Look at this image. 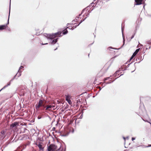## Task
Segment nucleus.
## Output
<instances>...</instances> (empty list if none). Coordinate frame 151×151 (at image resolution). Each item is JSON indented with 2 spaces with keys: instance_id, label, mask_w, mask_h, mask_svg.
Returning a JSON list of instances; mask_svg holds the SVG:
<instances>
[{
  "instance_id": "obj_1",
  "label": "nucleus",
  "mask_w": 151,
  "mask_h": 151,
  "mask_svg": "<svg viewBox=\"0 0 151 151\" xmlns=\"http://www.w3.org/2000/svg\"><path fill=\"white\" fill-rule=\"evenodd\" d=\"M61 32H58L56 33L52 34H46L45 36L47 39H49L52 40L51 42V44L52 45H54L57 42L58 39V38L55 39H54V38L56 37L61 36Z\"/></svg>"
},
{
  "instance_id": "obj_2",
  "label": "nucleus",
  "mask_w": 151,
  "mask_h": 151,
  "mask_svg": "<svg viewBox=\"0 0 151 151\" xmlns=\"http://www.w3.org/2000/svg\"><path fill=\"white\" fill-rule=\"evenodd\" d=\"M35 107L37 109H39L41 107L40 109L41 110H43L46 107L43 104V101L41 99L39 100L38 104L35 105Z\"/></svg>"
},
{
  "instance_id": "obj_3",
  "label": "nucleus",
  "mask_w": 151,
  "mask_h": 151,
  "mask_svg": "<svg viewBox=\"0 0 151 151\" xmlns=\"http://www.w3.org/2000/svg\"><path fill=\"white\" fill-rule=\"evenodd\" d=\"M57 148V147L54 144H52L48 146V151H55Z\"/></svg>"
},
{
  "instance_id": "obj_4",
  "label": "nucleus",
  "mask_w": 151,
  "mask_h": 151,
  "mask_svg": "<svg viewBox=\"0 0 151 151\" xmlns=\"http://www.w3.org/2000/svg\"><path fill=\"white\" fill-rule=\"evenodd\" d=\"M18 125V123L17 122H15L10 125V128L11 129H12L14 127L16 128Z\"/></svg>"
},
{
  "instance_id": "obj_5",
  "label": "nucleus",
  "mask_w": 151,
  "mask_h": 151,
  "mask_svg": "<svg viewBox=\"0 0 151 151\" xmlns=\"http://www.w3.org/2000/svg\"><path fill=\"white\" fill-rule=\"evenodd\" d=\"M5 137V131L4 130L1 131L0 134V138L1 139H3Z\"/></svg>"
},
{
  "instance_id": "obj_6",
  "label": "nucleus",
  "mask_w": 151,
  "mask_h": 151,
  "mask_svg": "<svg viewBox=\"0 0 151 151\" xmlns=\"http://www.w3.org/2000/svg\"><path fill=\"white\" fill-rule=\"evenodd\" d=\"M55 107L54 106L51 105H48L47 106L45 110H50L53 108Z\"/></svg>"
},
{
  "instance_id": "obj_7",
  "label": "nucleus",
  "mask_w": 151,
  "mask_h": 151,
  "mask_svg": "<svg viewBox=\"0 0 151 151\" xmlns=\"http://www.w3.org/2000/svg\"><path fill=\"white\" fill-rule=\"evenodd\" d=\"M140 48H138L136 49L135 51L133 53L132 55V58H133L137 54L138 52H139Z\"/></svg>"
},
{
  "instance_id": "obj_8",
  "label": "nucleus",
  "mask_w": 151,
  "mask_h": 151,
  "mask_svg": "<svg viewBox=\"0 0 151 151\" xmlns=\"http://www.w3.org/2000/svg\"><path fill=\"white\" fill-rule=\"evenodd\" d=\"M142 0H135V5H139L142 4Z\"/></svg>"
},
{
  "instance_id": "obj_9",
  "label": "nucleus",
  "mask_w": 151,
  "mask_h": 151,
  "mask_svg": "<svg viewBox=\"0 0 151 151\" xmlns=\"http://www.w3.org/2000/svg\"><path fill=\"white\" fill-rule=\"evenodd\" d=\"M7 27L6 25H0V30H2L6 29Z\"/></svg>"
},
{
  "instance_id": "obj_10",
  "label": "nucleus",
  "mask_w": 151,
  "mask_h": 151,
  "mask_svg": "<svg viewBox=\"0 0 151 151\" xmlns=\"http://www.w3.org/2000/svg\"><path fill=\"white\" fill-rule=\"evenodd\" d=\"M10 4H11V0H10V7H9V17H8V19L7 20V23L6 24L7 25L8 24H9V17L10 16Z\"/></svg>"
},
{
  "instance_id": "obj_11",
  "label": "nucleus",
  "mask_w": 151,
  "mask_h": 151,
  "mask_svg": "<svg viewBox=\"0 0 151 151\" xmlns=\"http://www.w3.org/2000/svg\"><path fill=\"white\" fill-rule=\"evenodd\" d=\"M37 145L38 146L40 150H43V148L42 147V145L40 143L37 144Z\"/></svg>"
},
{
  "instance_id": "obj_12",
  "label": "nucleus",
  "mask_w": 151,
  "mask_h": 151,
  "mask_svg": "<svg viewBox=\"0 0 151 151\" xmlns=\"http://www.w3.org/2000/svg\"><path fill=\"white\" fill-rule=\"evenodd\" d=\"M11 84V83L10 82H8L7 84L5 86L3 87L1 89V90L4 89L5 88H6V87H8V86H9Z\"/></svg>"
},
{
  "instance_id": "obj_13",
  "label": "nucleus",
  "mask_w": 151,
  "mask_h": 151,
  "mask_svg": "<svg viewBox=\"0 0 151 151\" xmlns=\"http://www.w3.org/2000/svg\"><path fill=\"white\" fill-rule=\"evenodd\" d=\"M67 28L65 29L63 31V35H65L68 32V31L66 29Z\"/></svg>"
},
{
  "instance_id": "obj_14",
  "label": "nucleus",
  "mask_w": 151,
  "mask_h": 151,
  "mask_svg": "<svg viewBox=\"0 0 151 151\" xmlns=\"http://www.w3.org/2000/svg\"><path fill=\"white\" fill-rule=\"evenodd\" d=\"M139 147H142V148H146V147H151V145H148V146H146V145L140 146H139Z\"/></svg>"
},
{
  "instance_id": "obj_15",
  "label": "nucleus",
  "mask_w": 151,
  "mask_h": 151,
  "mask_svg": "<svg viewBox=\"0 0 151 151\" xmlns=\"http://www.w3.org/2000/svg\"><path fill=\"white\" fill-rule=\"evenodd\" d=\"M79 18V17H76V20H73L72 21V22L73 23H74L75 22H77L78 21V19Z\"/></svg>"
},
{
  "instance_id": "obj_16",
  "label": "nucleus",
  "mask_w": 151,
  "mask_h": 151,
  "mask_svg": "<svg viewBox=\"0 0 151 151\" xmlns=\"http://www.w3.org/2000/svg\"><path fill=\"white\" fill-rule=\"evenodd\" d=\"M94 3L93 2L92 3H91L90 5L89 6H88V7H93L94 6Z\"/></svg>"
},
{
  "instance_id": "obj_17",
  "label": "nucleus",
  "mask_w": 151,
  "mask_h": 151,
  "mask_svg": "<svg viewBox=\"0 0 151 151\" xmlns=\"http://www.w3.org/2000/svg\"><path fill=\"white\" fill-rule=\"evenodd\" d=\"M70 95H65V98L66 101H68V100L70 99Z\"/></svg>"
},
{
  "instance_id": "obj_18",
  "label": "nucleus",
  "mask_w": 151,
  "mask_h": 151,
  "mask_svg": "<svg viewBox=\"0 0 151 151\" xmlns=\"http://www.w3.org/2000/svg\"><path fill=\"white\" fill-rule=\"evenodd\" d=\"M57 151H65V150H63V149L61 148V147H60L58 149Z\"/></svg>"
},
{
  "instance_id": "obj_19",
  "label": "nucleus",
  "mask_w": 151,
  "mask_h": 151,
  "mask_svg": "<svg viewBox=\"0 0 151 151\" xmlns=\"http://www.w3.org/2000/svg\"><path fill=\"white\" fill-rule=\"evenodd\" d=\"M66 28H68L69 29H71L72 30H73L74 29V28L72 27L71 26H69Z\"/></svg>"
},
{
  "instance_id": "obj_20",
  "label": "nucleus",
  "mask_w": 151,
  "mask_h": 151,
  "mask_svg": "<svg viewBox=\"0 0 151 151\" xmlns=\"http://www.w3.org/2000/svg\"><path fill=\"white\" fill-rule=\"evenodd\" d=\"M17 73H18V75H17V76L18 78L21 75V74L20 71L19 72H18Z\"/></svg>"
},
{
  "instance_id": "obj_21",
  "label": "nucleus",
  "mask_w": 151,
  "mask_h": 151,
  "mask_svg": "<svg viewBox=\"0 0 151 151\" xmlns=\"http://www.w3.org/2000/svg\"><path fill=\"white\" fill-rule=\"evenodd\" d=\"M93 9L91 11V12H90L89 11H88V13L87 14V15H86V16H87L86 17H88L89 15V13L91 12L93 10Z\"/></svg>"
},
{
  "instance_id": "obj_22",
  "label": "nucleus",
  "mask_w": 151,
  "mask_h": 151,
  "mask_svg": "<svg viewBox=\"0 0 151 151\" xmlns=\"http://www.w3.org/2000/svg\"><path fill=\"white\" fill-rule=\"evenodd\" d=\"M119 70H118V71H116V72L114 73V76H116L118 74V73H119Z\"/></svg>"
},
{
  "instance_id": "obj_23",
  "label": "nucleus",
  "mask_w": 151,
  "mask_h": 151,
  "mask_svg": "<svg viewBox=\"0 0 151 151\" xmlns=\"http://www.w3.org/2000/svg\"><path fill=\"white\" fill-rule=\"evenodd\" d=\"M147 43L148 44L151 45V40L147 41Z\"/></svg>"
},
{
  "instance_id": "obj_24",
  "label": "nucleus",
  "mask_w": 151,
  "mask_h": 151,
  "mask_svg": "<svg viewBox=\"0 0 151 151\" xmlns=\"http://www.w3.org/2000/svg\"><path fill=\"white\" fill-rule=\"evenodd\" d=\"M87 18V17H86L83 20H81L79 22V24H81L83 21H84Z\"/></svg>"
},
{
  "instance_id": "obj_25",
  "label": "nucleus",
  "mask_w": 151,
  "mask_h": 151,
  "mask_svg": "<svg viewBox=\"0 0 151 151\" xmlns=\"http://www.w3.org/2000/svg\"><path fill=\"white\" fill-rule=\"evenodd\" d=\"M24 68L23 66H21L19 68V70H18V72H19V71L20 70V69H22V68Z\"/></svg>"
},
{
  "instance_id": "obj_26",
  "label": "nucleus",
  "mask_w": 151,
  "mask_h": 151,
  "mask_svg": "<svg viewBox=\"0 0 151 151\" xmlns=\"http://www.w3.org/2000/svg\"><path fill=\"white\" fill-rule=\"evenodd\" d=\"M18 75V73H17L12 78V79L14 80V79L16 77H17V75Z\"/></svg>"
},
{
  "instance_id": "obj_27",
  "label": "nucleus",
  "mask_w": 151,
  "mask_h": 151,
  "mask_svg": "<svg viewBox=\"0 0 151 151\" xmlns=\"http://www.w3.org/2000/svg\"><path fill=\"white\" fill-rule=\"evenodd\" d=\"M114 81V80L113 81H112L111 82H106V84H109L110 83H111L112 82H113Z\"/></svg>"
},
{
  "instance_id": "obj_28",
  "label": "nucleus",
  "mask_w": 151,
  "mask_h": 151,
  "mask_svg": "<svg viewBox=\"0 0 151 151\" xmlns=\"http://www.w3.org/2000/svg\"><path fill=\"white\" fill-rule=\"evenodd\" d=\"M122 35H123V31L124 30V27H122Z\"/></svg>"
},
{
  "instance_id": "obj_29",
  "label": "nucleus",
  "mask_w": 151,
  "mask_h": 151,
  "mask_svg": "<svg viewBox=\"0 0 151 151\" xmlns=\"http://www.w3.org/2000/svg\"><path fill=\"white\" fill-rule=\"evenodd\" d=\"M109 78V77L105 78L104 79V81H106L108 80Z\"/></svg>"
},
{
  "instance_id": "obj_30",
  "label": "nucleus",
  "mask_w": 151,
  "mask_h": 151,
  "mask_svg": "<svg viewBox=\"0 0 151 151\" xmlns=\"http://www.w3.org/2000/svg\"><path fill=\"white\" fill-rule=\"evenodd\" d=\"M84 10H85V9H83L82 11L81 14H80L79 15V16H80L81 15V14H82V13L84 11Z\"/></svg>"
},
{
  "instance_id": "obj_31",
  "label": "nucleus",
  "mask_w": 151,
  "mask_h": 151,
  "mask_svg": "<svg viewBox=\"0 0 151 151\" xmlns=\"http://www.w3.org/2000/svg\"><path fill=\"white\" fill-rule=\"evenodd\" d=\"M132 63H131L130 64H128L127 65V68L129 67V66L130 65V64H132Z\"/></svg>"
},
{
  "instance_id": "obj_32",
  "label": "nucleus",
  "mask_w": 151,
  "mask_h": 151,
  "mask_svg": "<svg viewBox=\"0 0 151 151\" xmlns=\"http://www.w3.org/2000/svg\"><path fill=\"white\" fill-rule=\"evenodd\" d=\"M132 141H133L135 139V138L134 137H132Z\"/></svg>"
},
{
  "instance_id": "obj_33",
  "label": "nucleus",
  "mask_w": 151,
  "mask_h": 151,
  "mask_svg": "<svg viewBox=\"0 0 151 151\" xmlns=\"http://www.w3.org/2000/svg\"><path fill=\"white\" fill-rule=\"evenodd\" d=\"M41 45H47L48 44V43H45V44H43V43H41Z\"/></svg>"
},
{
  "instance_id": "obj_34",
  "label": "nucleus",
  "mask_w": 151,
  "mask_h": 151,
  "mask_svg": "<svg viewBox=\"0 0 151 151\" xmlns=\"http://www.w3.org/2000/svg\"><path fill=\"white\" fill-rule=\"evenodd\" d=\"M132 57L131 56L129 60V61L130 62L133 58H132Z\"/></svg>"
},
{
  "instance_id": "obj_35",
  "label": "nucleus",
  "mask_w": 151,
  "mask_h": 151,
  "mask_svg": "<svg viewBox=\"0 0 151 151\" xmlns=\"http://www.w3.org/2000/svg\"><path fill=\"white\" fill-rule=\"evenodd\" d=\"M134 35H132V36L131 37V39H132L133 38V37H134Z\"/></svg>"
},
{
  "instance_id": "obj_36",
  "label": "nucleus",
  "mask_w": 151,
  "mask_h": 151,
  "mask_svg": "<svg viewBox=\"0 0 151 151\" xmlns=\"http://www.w3.org/2000/svg\"><path fill=\"white\" fill-rule=\"evenodd\" d=\"M41 118V117H40V116H38V117H37V118L38 119H40Z\"/></svg>"
},
{
  "instance_id": "obj_37",
  "label": "nucleus",
  "mask_w": 151,
  "mask_h": 151,
  "mask_svg": "<svg viewBox=\"0 0 151 151\" xmlns=\"http://www.w3.org/2000/svg\"><path fill=\"white\" fill-rule=\"evenodd\" d=\"M68 101V103H70V102H71V101H70V99H69V100H68V101Z\"/></svg>"
},
{
  "instance_id": "obj_38",
  "label": "nucleus",
  "mask_w": 151,
  "mask_h": 151,
  "mask_svg": "<svg viewBox=\"0 0 151 151\" xmlns=\"http://www.w3.org/2000/svg\"><path fill=\"white\" fill-rule=\"evenodd\" d=\"M110 48L113 49H116L114 48H113L112 47H109V48H108V49H109V48Z\"/></svg>"
},
{
  "instance_id": "obj_39",
  "label": "nucleus",
  "mask_w": 151,
  "mask_h": 151,
  "mask_svg": "<svg viewBox=\"0 0 151 151\" xmlns=\"http://www.w3.org/2000/svg\"><path fill=\"white\" fill-rule=\"evenodd\" d=\"M13 80H14L13 79H12L9 82H10V83H11V82H12Z\"/></svg>"
},
{
  "instance_id": "obj_40",
  "label": "nucleus",
  "mask_w": 151,
  "mask_h": 151,
  "mask_svg": "<svg viewBox=\"0 0 151 151\" xmlns=\"http://www.w3.org/2000/svg\"><path fill=\"white\" fill-rule=\"evenodd\" d=\"M99 91H100L101 90V88L100 87H99Z\"/></svg>"
},
{
  "instance_id": "obj_41",
  "label": "nucleus",
  "mask_w": 151,
  "mask_h": 151,
  "mask_svg": "<svg viewBox=\"0 0 151 151\" xmlns=\"http://www.w3.org/2000/svg\"><path fill=\"white\" fill-rule=\"evenodd\" d=\"M123 139H124V141H125V139H126V138H125V137H123Z\"/></svg>"
},
{
  "instance_id": "obj_42",
  "label": "nucleus",
  "mask_w": 151,
  "mask_h": 151,
  "mask_svg": "<svg viewBox=\"0 0 151 151\" xmlns=\"http://www.w3.org/2000/svg\"><path fill=\"white\" fill-rule=\"evenodd\" d=\"M93 35H94V37H96V35L94 34V33H93Z\"/></svg>"
},
{
  "instance_id": "obj_43",
  "label": "nucleus",
  "mask_w": 151,
  "mask_h": 151,
  "mask_svg": "<svg viewBox=\"0 0 151 151\" xmlns=\"http://www.w3.org/2000/svg\"><path fill=\"white\" fill-rule=\"evenodd\" d=\"M123 42H124V39L123 38ZM124 45V44L123 45V46Z\"/></svg>"
},
{
  "instance_id": "obj_44",
  "label": "nucleus",
  "mask_w": 151,
  "mask_h": 151,
  "mask_svg": "<svg viewBox=\"0 0 151 151\" xmlns=\"http://www.w3.org/2000/svg\"><path fill=\"white\" fill-rule=\"evenodd\" d=\"M126 138H127V139H129V137H126Z\"/></svg>"
},
{
  "instance_id": "obj_45",
  "label": "nucleus",
  "mask_w": 151,
  "mask_h": 151,
  "mask_svg": "<svg viewBox=\"0 0 151 151\" xmlns=\"http://www.w3.org/2000/svg\"><path fill=\"white\" fill-rule=\"evenodd\" d=\"M77 27H78V26H77V25H76L74 27H75V28H76Z\"/></svg>"
},
{
  "instance_id": "obj_46",
  "label": "nucleus",
  "mask_w": 151,
  "mask_h": 151,
  "mask_svg": "<svg viewBox=\"0 0 151 151\" xmlns=\"http://www.w3.org/2000/svg\"><path fill=\"white\" fill-rule=\"evenodd\" d=\"M61 136H65V135H62Z\"/></svg>"
},
{
  "instance_id": "obj_47",
  "label": "nucleus",
  "mask_w": 151,
  "mask_h": 151,
  "mask_svg": "<svg viewBox=\"0 0 151 151\" xmlns=\"http://www.w3.org/2000/svg\"><path fill=\"white\" fill-rule=\"evenodd\" d=\"M24 131H25V130H27V129L26 128H24Z\"/></svg>"
},
{
  "instance_id": "obj_48",
  "label": "nucleus",
  "mask_w": 151,
  "mask_h": 151,
  "mask_svg": "<svg viewBox=\"0 0 151 151\" xmlns=\"http://www.w3.org/2000/svg\"><path fill=\"white\" fill-rule=\"evenodd\" d=\"M69 24H70L69 23H68L67 24V26H68Z\"/></svg>"
},
{
  "instance_id": "obj_49",
  "label": "nucleus",
  "mask_w": 151,
  "mask_h": 151,
  "mask_svg": "<svg viewBox=\"0 0 151 151\" xmlns=\"http://www.w3.org/2000/svg\"><path fill=\"white\" fill-rule=\"evenodd\" d=\"M25 135V134H24L23 135V138L24 137V136Z\"/></svg>"
},
{
  "instance_id": "obj_50",
  "label": "nucleus",
  "mask_w": 151,
  "mask_h": 151,
  "mask_svg": "<svg viewBox=\"0 0 151 151\" xmlns=\"http://www.w3.org/2000/svg\"><path fill=\"white\" fill-rule=\"evenodd\" d=\"M80 24H79V23L77 25V26H79V25Z\"/></svg>"
},
{
  "instance_id": "obj_51",
  "label": "nucleus",
  "mask_w": 151,
  "mask_h": 151,
  "mask_svg": "<svg viewBox=\"0 0 151 151\" xmlns=\"http://www.w3.org/2000/svg\"><path fill=\"white\" fill-rule=\"evenodd\" d=\"M57 49V47L56 49H55V50H54L55 51V50H56Z\"/></svg>"
},
{
  "instance_id": "obj_52",
  "label": "nucleus",
  "mask_w": 151,
  "mask_h": 151,
  "mask_svg": "<svg viewBox=\"0 0 151 151\" xmlns=\"http://www.w3.org/2000/svg\"><path fill=\"white\" fill-rule=\"evenodd\" d=\"M78 101H80V99H78V100H77V101H78Z\"/></svg>"
},
{
  "instance_id": "obj_53",
  "label": "nucleus",
  "mask_w": 151,
  "mask_h": 151,
  "mask_svg": "<svg viewBox=\"0 0 151 151\" xmlns=\"http://www.w3.org/2000/svg\"><path fill=\"white\" fill-rule=\"evenodd\" d=\"M140 45L141 46H142V44H140Z\"/></svg>"
},
{
  "instance_id": "obj_54",
  "label": "nucleus",
  "mask_w": 151,
  "mask_h": 151,
  "mask_svg": "<svg viewBox=\"0 0 151 151\" xmlns=\"http://www.w3.org/2000/svg\"><path fill=\"white\" fill-rule=\"evenodd\" d=\"M125 151H128V150H125Z\"/></svg>"
},
{
  "instance_id": "obj_55",
  "label": "nucleus",
  "mask_w": 151,
  "mask_h": 151,
  "mask_svg": "<svg viewBox=\"0 0 151 151\" xmlns=\"http://www.w3.org/2000/svg\"><path fill=\"white\" fill-rule=\"evenodd\" d=\"M145 5H144L143 6V8H145Z\"/></svg>"
},
{
  "instance_id": "obj_56",
  "label": "nucleus",
  "mask_w": 151,
  "mask_h": 151,
  "mask_svg": "<svg viewBox=\"0 0 151 151\" xmlns=\"http://www.w3.org/2000/svg\"><path fill=\"white\" fill-rule=\"evenodd\" d=\"M137 63H134V65H135Z\"/></svg>"
},
{
  "instance_id": "obj_57",
  "label": "nucleus",
  "mask_w": 151,
  "mask_h": 151,
  "mask_svg": "<svg viewBox=\"0 0 151 151\" xmlns=\"http://www.w3.org/2000/svg\"><path fill=\"white\" fill-rule=\"evenodd\" d=\"M82 115H81V116H80V117H81H81H82V116H82Z\"/></svg>"
},
{
  "instance_id": "obj_58",
  "label": "nucleus",
  "mask_w": 151,
  "mask_h": 151,
  "mask_svg": "<svg viewBox=\"0 0 151 151\" xmlns=\"http://www.w3.org/2000/svg\"><path fill=\"white\" fill-rule=\"evenodd\" d=\"M82 115H81V116H80V117H81H81H82V116H82Z\"/></svg>"
},
{
  "instance_id": "obj_59",
  "label": "nucleus",
  "mask_w": 151,
  "mask_h": 151,
  "mask_svg": "<svg viewBox=\"0 0 151 151\" xmlns=\"http://www.w3.org/2000/svg\"><path fill=\"white\" fill-rule=\"evenodd\" d=\"M134 71H134H132L131 72H132H132H133Z\"/></svg>"
},
{
  "instance_id": "obj_60",
  "label": "nucleus",
  "mask_w": 151,
  "mask_h": 151,
  "mask_svg": "<svg viewBox=\"0 0 151 151\" xmlns=\"http://www.w3.org/2000/svg\"><path fill=\"white\" fill-rule=\"evenodd\" d=\"M150 47H149V49H150Z\"/></svg>"
},
{
  "instance_id": "obj_61",
  "label": "nucleus",
  "mask_w": 151,
  "mask_h": 151,
  "mask_svg": "<svg viewBox=\"0 0 151 151\" xmlns=\"http://www.w3.org/2000/svg\"><path fill=\"white\" fill-rule=\"evenodd\" d=\"M141 98H140V101H141Z\"/></svg>"
},
{
  "instance_id": "obj_62",
  "label": "nucleus",
  "mask_w": 151,
  "mask_h": 151,
  "mask_svg": "<svg viewBox=\"0 0 151 151\" xmlns=\"http://www.w3.org/2000/svg\"><path fill=\"white\" fill-rule=\"evenodd\" d=\"M123 75V74H121L120 76H121L122 75Z\"/></svg>"
},
{
  "instance_id": "obj_63",
  "label": "nucleus",
  "mask_w": 151,
  "mask_h": 151,
  "mask_svg": "<svg viewBox=\"0 0 151 151\" xmlns=\"http://www.w3.org/2000/svg\"><path fill=\"white\" fill-rule=\"evenodd\" d=\"M149 16L151 17V15H150Z\"/></svg>"
},
{
  "instance_id": "obj_64",
  "label": "nucleus",
  "mask_w": 151,
  "mask_h": 151,
  "mask_svg": "<svg viewBox=\"0 0 151 151\" xmlns=\"http://www.w3.org/2000/svg\"><path fill=\"white\" fill-rule=\"evenodd\" d=\"M2 91L1 89L0 90V92H1V91Z\"/></svg>"
}]
</instances>
